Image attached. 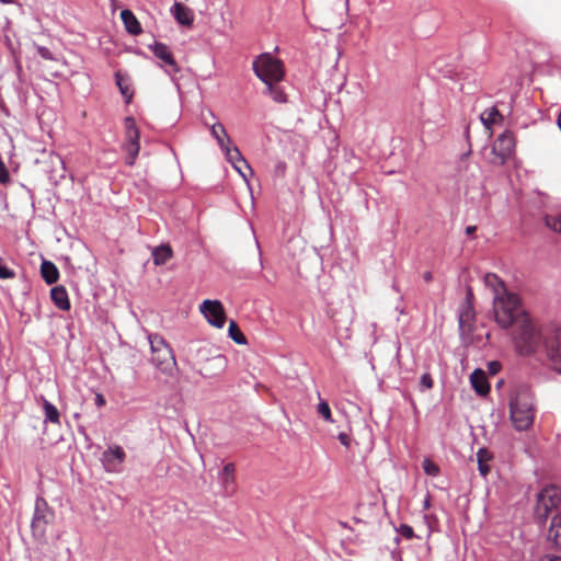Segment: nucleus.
Instances as JSON below:
<instances>
[{
	"label": "nucleus",
	"mask_w": 561,
	"mask_h": 561,
	"mask_svg": "<svg viewBox=\"0 0 561 561\" xmlns=\"http://www.w3.org/2000/svg\"><path fill=\"white\" fill-rule=\"evenodd\" d=\"M515 150V137L511 130L502 133L493 144L492 152L495 154L493 163L503 165Z\"/></svg>",
	"instance_id": "obj_8"
},
{
	"label": "nucleus",
	"mask_w": 561,
	"mask_h": 561,
	"mask_svg": "<svg viewBox=\"0 0 561 561\" xmlns=\"http://www.w3.org/2000/svg\"><path fill=\"white\" fill-rule=\"evenodd\" d=\"M548 537L553 541L554 546L561 550V513L552 518Z\"/></svg>",
	"instance_id": "obj_25"
},
{
	"label": "nucleus",
	"mask_w": 561,
	"mask_h": 561,
	"mask_svg": "<svg viewBox=\"0 0 561 561\" xmlns=\"http://www.w3.org/2000/svg\"><path fill=\"white\" fill-rule=\"evenodd\" d=\"M37 51L39 54V56L46 60H53L54 57H53V54L50 53V50L47 48V47H44V46H39L37 48Z\"/></svg>",
	"instance_id": "obj_38"
},
{
	"label": "nucleus",
	"mask_w": 561,
	"mask_h": 561,
	"mask_svg": "<svg viewBox=\"0 0 561 561\" xmlns=\"http://www.w3.org/2000/svg\"><path fill=\"white\" fill-rule=\"evenodd\" d=\"M424 472L430 477H437L440 472L439 466L432 461L430 458H425L422 462Z\"/></svg>",
	"instance_id": "obj_33"
},
{
	"label": "nucleus",
	"mask_w": 561,
	"mask_h": 561,
	"mask_svg": "<svg viewBox=\"0 0 561 561\" xmlns=\"http://www.w3.org/2000/svg\"><path fill=\"white\" fill-rule=\"evenodd\" d=\"M41 274L43 279L48 284L51 285L56 283L59 278V271L57 266L50 262L44 260L41 265Z\"/></svg>",
	"instance_id": "obj_19"
},
{
	"label": "nucleus",
	"mask_w": 561,
	"mask_h": 561,
	"mask_svg": "<svg viewBox=\"0 0 561 561\" xmlns=\"http://www.w3.org/2000/svg\"><path fill=\"white\" fill-rule=\"evenodd\" d=\"M493 310L495 321L502 329L516 325L522 321L523 317H528L520 305L518 296L513 293L493 298Z\"/></svg>",
	"instance_id": "obj_1"
},
{
	"label": "nucleus",
	"mask_w": 561,
	"mask_h": 561,
	"mask_svg": "<svg viewBox=\"0 0 561 561\" xmlns=\"http://www.w3.org/2000/svg\"><path fill=\"white\" fill-rule=\"evenodd\" d=\"M116 85L119 89L121 94L125 99V102L128 104L133 99V91L130 89V80L127 75L117 71L115 73Z\"/></svg>",
	"instance_id": "obj_18"
},
{
	"label": "nucleus",
	"mask_w": 561,
	"mask_h": 561,
	"mask_svg": "<svg viewBox=\"0 0 561 561\" xmlns=\"http://www.w3.org/2000/svg\"><path fill=\"white\" fill-rule=\"evenodd\" d=\"M13 1H14V0H0V2L5 3V4H8V3H12Z\"/></svg>",
	"instance_id": "obj_47"
},
{
	"label": "nucleus",
	"mask_w": 561,
	"mask_h": 561,
	"mask_svg": "<svg viewBox=\"0 0 561 561\" xmlns=\"http://www.w3.org/2000/svg\"><path fill=\"white\" fill-rule=\"evenodd\" d=\"M43 409L45 414V422H50L54 424H58L60 422L59 411L51 402L44 400Z\"/></svg>",
	"instance_id": "obj_28"
},
{
	"label": "nucleus",
	"mask_w": 561,
	"mask_h": 561,
	"mask_svg": "<svg viewBox=\"0 0 561 561\" xmlns=\"http://www.w3.org/2000/svg\"><path fill=\"white\" fill-rule=\"evenodd\" d=\"M317 412L327 422H330V423L333 422L332 414H331V409H330V407H329L327 401L320 400V402L317 405Z\"/></svg>",
	"instance_id": "obj_34"
},
{
	"label": "nucleus",
	"mask_w": 561,
	"mask_h": 561,
	"mask_svg": "<svg viewBox=\"0 0 561 561\" xmlns=\"http://www.w3.org/2000/svg\"><path fill=\"white\" fill-rule=\"evenodd\" d=\"M337 438L343 446H345V447L350 446V437L346 433H340Z\"/></svg>",
	"instance_id": "obj_39"
},
{
	"label": "nucleus",
	"mask_w": 561,
	"mask_h": 561,
	"mask_svg": "<svg viewBox=\"0 0 561 561\" xmlns=\"http://www.w3.org/2000/svg\"><path fill=\"white\" fill-rule=\"evenodd\" d=\"M396 531L407 540H411L416 537L413 528L408 524H400L399 527L396 528Z\"/></svg>",
	"instance_id": "obj_35"
},
{
	"label": "nucleus",
	"mask_w": 561,
	"mask_h": 561,
	"mask_svg": "<svg viewBox=\"0 0 561 561\" xmlns=\"http://www.w3.org/2000/svg\"><path fill=\"white\" fill-rule=\"evenodd\" d=\"M423 278H424L425 282H431L432 278H433L432 273L431 272L424 273Z\"/></svg>",
	"instance_id": "obj_44"
},
{
	"label": "nucleus",
	"mask_w": 561,
	"mask_h": 561,
	"mask_svg": "<svg viewBox=\"0 0 561 561\" xmlns=\"http://www.w3.org/2000/svg\"><path fill=\"white\" fill-rule=\"evenodd\" d=\"M54 518V512L49 508L47 502L38 496L35 501L34 514L31 523L33 536L41 539L46 534L47 526Z\"/></svg>",
	"instance_id": "obj_6"
},
{
	"label": "nucleus",
	"mask_w": 561,
	"mask_h": 561,
	"mask_svg": "<svg viewBox=\"0 0 561 561\" xmlns=\"http://www.w3.org/2000/svg\"><path fill=\"white\" fill-rule=\"evenodd\" d=\"M149 48L152 54L161 60L162 64H159V66L164 69L165 73L171 77L172 81H175L174 75L180 71V66L174 59L169 46L160 42H154V44L150 45Z\"/></svg>",
	"instance_id": "obj_11"
},
{
	"label": "nucleus",
	"mask_w": 561,
	"mask_h": 561,
	"mask_svg": "<svg viewBox=\"0 0 561 561\" xmlns=\"http://www.w3.org/2000/svg\"><path fill=\"white\" fill-rule=\"evenodd\" d=\"M172 249L169 244H161L153 248L151 255L156 265H163L172 257Z\"/></svg>",
	"instance_id": "obj_21"
},
{
	"label": "nucleus",
	"mask_w": 561,
	"mask_h": 561,
	"mask_svg": "<svg viewBox=\"0 0 561 561\" xmlns=\"http://www.w3.org/2000/svg\"><path fill=\"white\" fill-rule=\"evenodd\" d=\"M546 226L554 232L561 233V211L545 216Z\"/></svg>",
	"instance_id": "obj_30"
},
{
	"label": "nucleus",
	"mask_w": 561,
	"mask_h": 561,
	"mask_svg": "<svg viewBox=\"0 0 561 561\" xmlns=\"http://www.w3.org/2000/svg\"><path fill=\"white\" fill-rule=\"evenodd\" d=\"M560 492L556 486L545 488L538 494L536 515L540 520H546L550 511L560 503Z\"/></svg>",
	"instance_id": "obj_10"
},
{
	"label": "nucleus",
	"mask_w": 561,
	"mask_h": 561,
	"mask_svg": "<svg viewBox=\"0 0 561 561\" xmlns=\"http://www.w3.org/2000/svg\"><path fill=\"white\" fill-rule=\"evenodd\" d=\"M95 404H96L98 407H103V405L105 404V399H104L103 394L98 393V394L95 396Z\"/></svg>",
	"instance_id": "obj_42"
},
{
	"label": "nucleus",
	"mask_w": 561,
	"mask_h": 561,
	"mask_svg": "<svg viewBox=\"0 0 561 561\" xmlns=\"http://www.w3.org/2000/svg\"><path fill=\"white\" fill-rule=\"evenodd\" d=\"M478 459V469L481 476L486 477L490 472V467L486 465V461L491 459V454L486 448H480L477 453Z\"/></svg>",
	"instance_id": "obj_27"
},
{
	"label": "nucleus",
	"mask_w": 561,
	"mask_h": 561,
	"mask_svg": "<svg viewBox=\"0 0 561 561\" xmlns=\"http://www.w3.org/2000/svg\"><path fill=\"white\" fill-rule=\"evenodd\" d=\"M219 479L225 486L231 483L234 479V465L231 462L225 465L219 473Z\"/></svg>",
	"instance_id": "obj_31"
},
{
	"label": "nucleus",
	"mask_w": 561,
	"mask_h": 561,
	"mask_svg": "<svg viewBox=\"0 0 561 561\" xmlns=\"http://www.w3.org/2000/svg\"><path fill=\"white\" fill-rule=\"evenodd\" d=\"M501 368V364L499 362L489 363V370L492 375H495Z\"/></svg>",
	"instance_id": "obj_40"
},
{
	"label": "nucleus",
	"mask_w": 561,
	"mask_h": 561,
	"mask_svg": "<svg viewBox=\"0 0 561 561\" xmlns=\"http://www.w3.org/2000/svg\"><path fill=\"white\" fill-rule=\"evenodd\" d=\"M125 125V142H124V150L127 152V160L126 163L128 165H133L135 163V160L139 153L140 145H139V138L140 133L137 127L136 121L133 116H127L124 121Z\"/></svg>",
	"instance_id": "obj_7"
},
{
	"label": "nucleus",
	"mask_w": 561,
	"mask_h": 561,
	"mask_svg": "<svg viewBox=\"0 0 561 561\" xmlns=\"http://www.w3.org/2000/svg\"><path fill=\"white\" fill-rule=\"evenodd\" d=\"M66 551H67L68 558H70V556H71V551H70V549H69V548H67V550H66Z\"/></svg>",
	"instance_id": "obj_48"
},
{
	"label": "nucleus",
	"mask_w": 561,
	"mask_h": 561,
	"mask_svg": "<svg viewBox=\"0 0 561 561\" xmlns=\"http://www.w3.org/2000/svg\"><path fill=\"white\" fill-rule=\"evenodd\" d=\"M421 386L425 389H431L433 387V379L430 374L422 375Z\"/></svg>",
	"instance_id": "obj_37"
},
{
	"label": "nucleus",
	"mask_w": 561,
	"mask_h": 561,
	"mask_svg": "<svg viewBox=\"0 0 561 561\" xmlns=\"http://www.w3.org/2000/svg\"><path fill=\"white\" fill-rule=\"evenodd\" d=\"M151 350V363L161 373L171 375L176 367L173 350L159 334L148 336Z\"/></svg>",
	"instance_id": "obj_3"
},
{
	"label": "nucleus",
	"mask_w": 561,
	"mask_h": 561,
	"mask_svg": "<svg viewBox=\"0 0 561 561\" xmlns=\"http://www.w3.org/2000/svg\"><path fill=\"white\" fill-rule=\"evenodd\" d=\"M482 124L490 129L492 125L503 122L504 116L500 113L496 106L489 107L481 113Z\"/></svg>",
	"instance_id": "obj_20"
},
{
	"label": "nucleus",
	"mask_w": 561,
	"mask_h": 561,
	"mask_svg": "<svg viewBox=\"0 0 561 561\" xmlns=\"http://www.w3.org/2000/svg\"><path fill=\"white\" fill-rule=\"evenodd\" d=\"M229 337L239 345L247 344V339L234 321H230L228 329Z\"/></svg>",
	"instance_id": "obj_29"
},
{
	"label": "nucleus",
	"mask_w": 561,
	"mask_h": 561,
	"mask_svg": "<svg viewBox=\"0 0 561 561\" xmlns=\"http://www.w3.org/2000/svg\"><path fill=\"white\" fill-rule=\"evenodd\" d=\"M211 136L217 140L220 149L231 144V139L227 134L225 126L221 123H214L210 127Z\"/></svg>",
	"instance_id": "obj_22"
},
{
	"label": "nucleus",
	"mask_w": 561,
	"mask_h": 561,
	"mask_svg": "<svg viewBox=\"0 0 561 561\" xmlns=\"http://www.w3.org/2000/svg\"><path fill=\"white\" fill-rule=\"evenodd\" d=\"M476 231H477V227H476V226H468V227L466 228V233H467L468 236H472Z\"/></svg>",
	"instance_id": "obj_43"
},
{
	"label": "nucleus",
	"mask_w": 561,
	"mask_h": 561,
	"mask_svg": "<svg viewBox=\"0 0 561 561\" xmlns=\"http://www.w3.org/2000/svg\"><path fill=\"white\" fill-rule=\"evenodd\" d=\"M546 353L553 369L561 374V331L556 332L547 339Z\"/></svg>",
	"instance_id": "obj_13"
},
{
	"label": "nucleus",
	"mask_w": 561,
	"mask_h": 561,
	"mask_svg": "<svg viewBox=\"0 0 561 561\" xmlns=\"http://www.w3.org/2000/svg\"><path fill=\"white\" fill-rule=\"evenodd\" d=\"M539 561H561V557L553 556V554H546L542 556Z\"/></svg>",
	"instance_id": "obj_41"
},
{
	"label": "nucleus",
	"mask_w": 561,
	"mask_h": 561,
	"mask_svg": "<svg viewBox=\"0 0 561 561\" xmlns=\"http://www.w3.org/2000/svg\"><path fill=\"white\" fill-rule=\"evenodd\" d=\"M474 318V311L472 306L467 302L459 313V327L462 328L466 323H469Z\"/></svg>",
	"instance_id": "obj_32"
},
{
	"label": "nucleus",
	"mask_w": 561,
	"mask_h": 561,
	"mask_svg": "<svg viewBox=\"0 0 561 561\" xmlns=\"http://www.w3.org/2000/svg\"><path fill=\"white\" fill-rule=\"evenodd\" d=\"M513 340L519 354L530 355L536 352L541 337L538 330L531 323L529 316L523 317L522 321L516 324Z\"/></svg>",
	"instance_id": "obj_4"
},
{
	"label": "nucleus",
	"mask_w": 561,
	"mask_h": 561,
	"mask_svg": "<svg viewBox=\"0 0 561 561\" xmlns=\"http://www.w3.org/2000/svg\"><path fill=\"white\" fill-rule=\"evenodd\" d=\"M470 382L478 394L485 396L490 392V385L488 382L485 373L482 369L473 370L470 376Z\"/></svg>",
	"instance_id": "obj_15"
},
{
	"label": "nucleus",
	"mask_w": 561,
	"mask_h": 561,
	"mask_svg": "<svg viewBox=\"0 0 561 561\" xmlns=\"http://www.w3.org/2000/svg\"><path fill=\"white\" fill-rule=\"evenodd\" d=\"M15 276L13 270L7 266L3 261L0 259V278L1 279H11Z\"/></svg>",
	"instance_id": "obj_36"
},
{
	"label": "nucleus",
	"mask_w": 561,
	"mask_h": 561,
	"mask_svg": "<svg viewBox=\"0 0 561 561\" xmlns=\"http://www.w3.org/2000/svg\"><path fill=\"white\" fill-rule=\"evenodd\" d=\"M221 150L225 152L227 160L233 164L238 172L241 173L240 168L237 165L238 162H242L247 168L250 169V165L247 163L245 159L242 157L240 150L237 147H230V145H227Z\"/></svg>",
	"instance_id": "obj_24"
},
{
	"label": "nucleus",
	"mask_w": 561,
	"mask_h": 561,
	"mask_svg": "<svg viewBox=\"0 0 561 561\" xmlns=\"http://www.w3.org/2000/svg\"><path fill=\"white\" fill-rule=\"evenodd\" d=\"M172 13L180 24L190 25L193 21L191 10L182 3L175 2L172 7Z\"/></svg>",
	"instance_id": "obj_23"
},
{
	"label": "nucleus",
	"mask_w": 561,
	"mask_h": 561,
	"mask_svg": "<svg viewBox=\"0 0 561 561\" xmlns=\"http://www.w3.org/2000/svg\"><path fill=\"white\" fill-rule=\"evenodd\" d=\"M484 284L493 291V298L508 293L504 282L496 274L488 273L484 276Z\"/></svg>",
	"instance_id": "obj_17"
},
{
	"label": "nucleus",
	"mask_w": 561,
	"mask_h": 561,
	"mask_svg": "<svg viewBox=\"0 0 561 561\" xmlns=\"http://www.w3.org/2000/svg\"><path fill=\"white\" fill-rule=\"evenodd\" d=\"M50 299L54 305L61 311L70 310V300L66 288L61 285L50 289Z\"/></svg>",
	"instance_id": "obj_14"
},
{
	"label": "nucleus",
	"mask_w": 561,
	"mask_h": 561,
	"mask_svg": "<svg viewBox=\"0 0 561 561\" xmlns=\"http://www.w3.org/2000/svg\"><path fill=\"white\" fill-rule=\"evenodd\" d=\"M277 168H278V170L284 171V170H285V164H284V163H279V164L277 165Z\"/></svg>",
	"instance_id": "obj_46"
},
{
	"label": "nucleus",
	"mask_w": 561,
	"mask_h": 561,
	"mask_svg": "<svg viewBox=\"0 0 561 561\" xmlns=\"http://www.w3.org/2000/svg\"><path fill=\"white\" fill-rule=\"evenodd\" d=\"M424 510H427L430 507V496H427L423 504Z\"/></svg>",
	"instance_id": "obj_45"
},
{
	"label": "nucleus",
	"mask_w": 561,
	"mask_h": 561,
	"mask_svg": "<svg viewBox=\"0 0 561 561\" xmlns=\"http://www.w3.org/2000/svg\"><path fill=\"white\" fill-rule=\"evenodd\" d=\"M470 296H472V293H471V290L469 289V290H468V295H467V299H469V297H470Z\"/></svg>",
	"instance_id": "obj_49"
},
{
	"label": "nucleus",
	"mask_w": 561,
	"mask_h": 561,
	"mask_svg": "<svg viewBox=\"0 0 561 561\" xmlns=\"http://www.w3.org/2000/svg\"><path fill=\"white\" fill-rule=\"evenodd\" d=\"M253 71L264 83L279 82L284 78V65L271 54H262L253 61Z\"/></svg>",
	"instance_id": "obj_5"
},
{
	"label": "nucleus",
	"mask_w": 561,
	"mask_h": 561,
	"mask_svg": "<svg viewBox=\"0 0 561 561\" xmlns=\"http://www.w3.org/2000/svg\"><path fill=\"white\" fill-rule=\"evenodd\" d=\"M278 82L265 83L267 94L277 103H285L287 101L286 93L283 88L277 84Z\"/></svg>",
	"instance_id": "obj_26"
},
{
	"label": "nucleus",
	"mask_w": 561,
	"mask_h": 561,
	"mask_svg": "<svg viewBox=\"0 0 561 561\" xmlns=\"http://www.w3.org/2000/svg\"><path fill=\"white\" fill-rule=\"evenodd\" d=\"M201 312L213 327L221 329L226 323V312L219 300L206 299L199 306Z\"/></svg>",
	"instance_id": "obj_12"
},
{
	"label": "nucleus",
	"mask_w": 561,
	"mask_h": 561,
	"mask_svg": "<svg viewBox=\"0 0 561 561\" xmlns=\"http://www.w3.org/2000/svg\"><path fill=\"white\" fill-rule=\"evenodd\" d=\"M121 19L126 31L131 35H139L142 32L141 25L136 15L128 9L121 12Z\"/></svg>",
	"instance_id": "obj_16"
},
{
	"label": "nucleus",
	"mask_w": 561,
	"mask_h": 561,
	"mask_svg": "<svg viewBox=\"0 0 561 561\" xmlns=\"http://www.w3.org/2000/svg\"><path fill=\"white\" fill-rule=\"evenodd\" d=\"M0 108H3V102L0 100Z\"/></svg>",
	"instance_id": "obj_50"
},
{
	"label": "nucleus",
	"mask_w": 561,
	"mask_h": 561,
	"mask_svg": "<svg viewBox=\"0 0 561 561\" xmlns=\"http://www.w3.org/2000/svg\"><path fill=\"white\" fill-rule=\"evenodd\" d=\"M510 414L514 427L517 431L528 430L535 419V403L531 392L520 388L510 401Z\"/></svg>",
	"instance_id": "obj_2"
},
{
	"label": "nucleus",
	"mask_w": 561,
	"mask_h": 561,
	"mask_svg": "<svg viewBox=\"0 0 561 561\" xmlns=\"http://www.w3.org/2000/svg\"><path fill=\"white\" fill-rule=\"evenodd\" d=\"M100 460L106 472L118 473L126 460V453L122 446L113 444L102 453Z\"/></svg>",
	"instance_id": "obj_9"
}]
</instances>
